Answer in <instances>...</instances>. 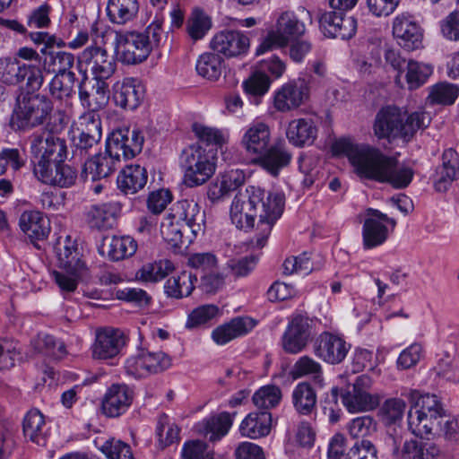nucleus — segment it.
Here are the masks:
<instances>
[{
    "label": "nucleus",
    "mask_w": 459,
    "mask_h": 459,
    "mask_svg": "<svg viewBox=\"0 0 459 459\" xmlns=\"http://www.w3.org/2000/svg\"><path fill=\"white\" fill-rule=\"evenodd\" d=\"M80 72L82 67L90 70L95 80H107L113 75L117 69L114 56L100 46L91 45L85 48L78 56ZM86 73V71H84Z\"/></svg>",
    "instance_id": "1a4fd4ad"
},
{
    "label": "nucleus",
    "mask_w": 459,
    "mask_h": 459,
    "mask_svg": "<svg viewBox=\"0 0 459 459\" xmlns=\"http://www.w3.org/2000/svg\"><path fill=\"white\" fill-rule=\"evenodd\" d=\"M22 431L26 438L38 446L47 444V429L44 415L37 409L29 411L22 421Z\"/></svg>",
    "instance_id": "c9c22d12"
},
{
    "label": "nucleus",
    "mask_w": 459,
    "mask_h": 459,
    "mask_svg": "<svg viewBox=\"0 0 459 459\" xmlns=\"http://www.w3.org/2000/svg\"><path fill=\"white\" fill-rule=\"evenodd\" d=\"M256 323L249 316H237L222 324L212 332V339L218 345H225L253 330Z\"/></svg>",
    "instance_id": "a878e982"
},
{
    "label": "nucleus",
    "mask_w": 459,
    "mask_h": 459,
    "mask_svg": "<svg viewBox=\"0 0 459 459\" xmlns=\"http://www.w3.org/2000/svg\"><path fill=\"white\" fill-rule=\"evenodd\" d=\"M40 52L44 56L41 61L44 72L54 75H65L70 81L76 80L75 73L72 71L75 61L74 54L66 51H46V48H42Z\"/></svg>",
    "instance_id": "bb28decb"
},
{
    "label": "nucleus",
    "mask_w": 459,
    "mask_h": 459,
    "mask_svg": "<svg viewBox=\"0 0 459 459\" xmlns=\"http://www.w3.org/2000/svg\"><path fill=\"white\" fill-rule=\"evenodd\" d=\"M271 129L264 122L252 123L243 134L241 145L250 154H262L269 147Z\"/></svg>",
    "instance_id": "cd10ccee"
},
{
    "label": "nucleus",
    "mask_w": 459,
    "mask_h": 459,
    "mask_svg": "<svg viewBox=\"0 0 459 459\" xmlns=\"http://www.w3.org/2000/svg\"><path fill=\"white\" fill-rule=\"evenodd\" d=\"M272 428V414L268 411L248 413L239 425L241 436L256 439L267 436Z\"/></svg>",
    "instance_id": "2f4dec72"
},
{
    "label": "nucleus",
    "mask_w": 459,
    "mask_h": 459,
    "mask_svg": "<svg viewBox=\"0 0 459 459\" xmlns=\"http://www.w3.org/2000/svg\"><path fill=\"white\" fill-rule=\"evenodd\" d=\"M172 211L175 214V219L183 221L194 238L204 231L205 213L195 200L185 199L178 201L174 205Z\"/></svg>",
    "instance_id": "b1692460"
},
{
    "label": "nucleus",
    "mask_w": 459,
    "mask_h": 459,
    "mask_svg": "<svg viewBox=\"0 0 459 459\" xmlns=\"http://www.w3.org/2000/svg\"><path fill=\"white\" fill-rule=\"evenodd\" d=\"M79 99L84 108L98 112L108 103V86L104 80L88 82L87 74L83 72V79L79 84Z\"/></svg>",
    "instance_id": "412c9836"
},
{
    "label": "nucleus",
    "mask_w": 459,
    "mask_h": 459,
    "mask_svg": "<svg viewBox=\"0 0 459 459\" xmlns=\"http://www.w3.org/2000/svg\"><path fill=\"white\" fill-rule=\"evenodd\" d=\"M33 347L38 353L52 359H61L66 354L65 343L46 333L38 334L33 342Z\"/></svg>",
    "instance_id": "49530a36"
},
{
    "label": "nucleus",
    "mask_w": 459,
    "mask_h": 459,
    "mask_svg": "<svg viewBox=\"0 0 459 459\" xmlns=\"http://www.w3.org/2000/svg\"><path fill=\"white\" fill-rule=\"evenodd\" d=\"M439 454V448L432 442L405 441L402 448L404 459H437Z\"/></svg>",
    "instance_id": "a18cd8bd"
},
{
    "label": "nucleus",
    "mask_w": 459,
    "mask_h": 459,
    "mask_svg": "<svg viewBox=\"0 0 459 459\" xmlns=\"http://www.w3.org/2000/svg\"><path fill=\"white\" fill-rule=\"evenodd\" d=\"M242 86L247 95L258 99L268 92L271 79L266 74L256 70L243 82Z\"/></svg>",
    "instance_id": "4d7b16f0"
},
{
    "label": "nucleus",
    "mask_w": 459,
    "mask_h": 459,
    "mask_svg": "<svg viewBox=\"0 0 459 459\" xmlns=\"http://www.w3.org/2000/svg\"><path fill=\"white\" fill-rule=\"evenodd\" d=\"M440 420L422 411H408V429L416 437H428L437 433Z\"/></svg>",
    "instance_id": "4c0bfd02"
},
{
    "label": "nucleus",
    "mask_w": 459,
    "mask_h": 459,
    "mask_svg": "<svg viewBox=\"0 0 459 459\" xmlns=\"http://www.w3.org/2000/svg\"><path fill=\"white\" fill-rule=\"evenodd\" d=\"M197 74L208 80L216 81L221 74L222 60L219 54L204 53L201 55L195 65Z\"/></svg>",
    "instance_id": "603ef678"
},
{
    "label": "nucleus",
    "mask_w": 459,
    "mask_h": 459,
    "mask_svg": "<svg viewBox=\"0 0 459 459\" xmlns=\"http://www.w3.org/2000/svg\"><path fill=\"white\" fill-rule=\"evenodd\" d=\"M121 206L117 202L92 205L88 212L89 224L98 230L111 228Z\"/></svg>",
    "instance_id": "58836bf2"
},
{
    "label": "nucleus",
    "mask_w": 459,
    "mask_h": 459,
    "mask_svg": "<svg viewBox=\"0 0 459 459\" xmlns=\"http://www.w3.org/2000/svg\"><path fill=\"white\" fill-rule=\"evenodd\" d=\"M100 450L108 459H134L131 446L118 439L106 440Z\"/></svg>",
    "instance_id": "0e129e2a"
},
{
    "label": "nucleus",
    "mask_w": 459,
    "mask_h": 459,
    "mask_svg": "<svg viewBox=\"0 0 459 459\" xmlns=\"http://www.w3.org/2000/svg\"><path fill=\"white\" fill-rule=\"evenodd\" d=\"M250 40L243 31L223 30L217 32L210 41V48L227 58L240 57L249 49Z\"/></svg>",
    "instance_id": "f3484780"
},
{
    "label": "nucleus",
    "mask_w": 459,
    "mask_h": 459,
    "mask_svg": "<svg viewBox=\"0 0 459 459\" xmlns=\"http://www.w3.org/2000/svg\"><path fill=\"white\" fill-rule=\"evenodd\" d=\"M410 397L411 401L414 399H417V401L409 411H422L428 415L440 419L444 418L445 410L437 395L429 394L420 395L418 391H411Z\"/></svg>",
    "instance_id": "09e8293b"
},
{
    "label": "nucleus",
    "mask_w": 459,
    "mask_h": 459,
    "mask_svg": "<svg viewBox=\"0 0 459 459\" xmlns=\"http://www.w3.org/2000/svg\"><path fill=\"white\" fill-rule=\"evenodd\" d=\"M30 151L38 180L59 187L75 183L76 170L64 163L68 154L65 139L54 134L34 133L30 137Z\"/></svg>",
    "instance_id": "7ed1b4c3"
},
{
    "label": "nucleus",
    "mask_w": 459,
    "mask_h": 459,
    "mask_svg": "<svg viewBox=\"0 0 459 459\" xmlns=\"http://www.w3.org/2000/svg\"><path fill=\"white\" fill-rule=\"evenodd\" d=\"M371 385V378L362 375L357 377L351 391L342 394V403L350 412L368 411L378 406L379 397L370 394Z\"/></svg>",
    "instance_id": "ddd939ff"
},
{
    "label": "nucleus",
    "mask_w": 459,
    "mask_h": 459,
    "mask_svg": "<svg viewBox=\"0 0 459 459\" xmlns=\"http://www.w3.org/2000/svg\"><path fill=\"white\" fill-rule=\"evenodd\" d=\"M319 28L327 38L349 39L357 30V21L344 13L325 10L318 16Z\"/></svg>",
    "instance_id": "dca6fc26"
},
{
    "label": "nucleus",
    "mask_w": 459,
    "mask_h": 459,
    "mask_svg": "<svg viewBox=\"0 0 459 459\" xmlns=\"http://www.w3.org/2000/svg\"><path fill=\"white\" fill-rule=\"evenodd\" d=\"M22 65L16 59L0 58V82L7 85L21 83Z\"/></svg>",
    "instance_id": "e2e57ef3"
},
{
    "label": "nucleus",
    "mask_w": 459,
    "mask_h": 459,
    "mask_svg": "<svg viewBox=\"0 0 459 459\" xmlns=\"http://www.w3.org/2000/svg\"><path fill=\"white\" fill-rule=\"evenodd\" d=\"M137 247V242L130 236H113L104 240L100 253L112 261H119L134 255Z\"/></svg>",
    "instance_id": "f704fd0d"
},
{
    "label": "nucleus",
    "mask_w": 459,
    "mask_h": 459,
    "mask_svg": "<svg viewBox=\"0 0 459 459\" xmlns=\"http://www.w3.org/2000/svg\"><path fill=\"white\" fill-rule=\"evenodd\" d=\"M196 277L188 273H182L177 277L169 279L165 285V292L173 298L181 299L189 296L194 288Z\"/></svg>",
    "instance_id": "864d4df0"
},
{
    "label": "nucleus",
    "mask_w": 459,
    "mask_h": 459,
    "mask_svg": "<svg viewBox=\"0 0 459 459\" xmlns=\"http://www.w3.org/2000/svg\"><path fill=\"white\" fill-rule=\"evenodd\" d=\"M392 30L394 38L402 48L413 51L422 48L423 29L411 14L403 13L396 15Z\"/></svg>",
    "instance_id": "4468645a"
},
{
    "label": "nucleus",
    "mask_w": 459,
    "mask_h": 459,
    "mask_svg": "<svg viewBox=\"0 0 459 459\" xmlns=\"http://www.w3.org/2000/svg\"><path fill=\"white\" fill-rule=\"evenodd\" d=\"M307 28L293 11H281L275 14L272 28L255 50L256 55L287 47L306 33Z\"/></svg>",
    "instance_id": "423d86ee"
},
{
    "label": "nucleus",
    "mask_w": 459,
    "mask_h": 459,
    "mask_svg": "<svg viewBox=\"0 0 459 459\" xmlns=\"http://www.w3.org/2000/svg\"><path fill=\"white\" fill-rule=\"evenodd\" d=\"M405 403L399 398L387 399L380 408V416L385 424H394L403 418Z\"/></svg>",
    "instance_id": "69168bd1"
},
{
    "label": "nucleus",
    "mask_w": 459,
    "mask_h": 459,
    "mask_svg": "<svg viewBox=\"0 0 459 459\" xmlns=\"http://www.w3.org/2000/svg\"><path fill=\"white\" fill-rule=\"evenodd\" d=\"M126 345V336L117 328H102L96 332L92 344V357L100 360H111V364L118 359Z\"/></svg>",
    "instance_id": "2eb2a0df"
},
{
    "label": "nucleus",
    "mask_w": 459,
    "mask_h": 459,
    "mask_svg": "<svg viewBox=\"0 0 459 459\" xmlns=\"http://www.w3.org/2000/svg\"><path fill=\"white\" fill-rule=\"evenodd\" d=\"M121 159L106 143L104 152L95 154L84 163L82 175L85 180L100 181L109 177L120 165Z\"/></svg>",
    "instance_id": "aec40b11"
},
{
    "label": "nucleus",
    "mask_w": 459,
    "mask_h": 459,
    "mask_svg": "<svg viewBox=\"0 0 459 459\" xmlns=\"http://www.w3.org/2000/svg\"><path fill=\"white\" fill-rule=\"evenodd\" d=\"M163 17L158 15L143 32L116 31L115 51L118 60L126 65L143 62L152 48L159 47L163 39Z\"/></svg>",
    "instance_id": "39448f33"
},
{
    "label": "nucleus",
    "mask_w": 459,
    "mask_h": 459,
    "mask_svg": "<svg viewBox=\"0 0 459 459\" xmlns=\"http://www.w3.org/2000/svg\"><path fill=\"white\" fill-rule=\"evenodd\" d=\"M333 149L335 153L347 156L360 178L387 183L394 188H404L412 180L413 171L411 168L399 164L396 159L377 147L341 139L333 143Z\"/></svg>",
    "instance_id": "f03ea898"
},
{
    "label": "nucleus",
    "mask_w": 459,
    "mask_h": 459,
    "mask_svg": "<svg viewBox=\"0 0 459 459\" xmlns=\"http://www.w3.org/2000/svg\"><path fill=\"white\" fill-rule=\"evenodd\" d=\"M179 167L184 183L189 187L198 186L206 183L214 174L216 157L202 146L191 145L181 152Z\"/></svg>",
    "instance_id": "0eeeda50"
},
{
    "label": "nucleus",
    "mask_w": 459,
    "mask_h": 459,
    "mask_svg": "<svg viewBox=\"0 0 459 459\" xmlns=\"http://www.w3.org/2000/svg\"><path fill=\"white\" fill-rule=\"evenodd\" d=\"M427 101L430 105H452L459 95V86L449 82H438L429 87Z\"/></svg>",
    "instance_id": "8fccbe9b"
},
{
    "label": "nucleus",
    "mask_w": 459,
    "mask_h": 459,
    "mask_svg": "<svg viewBox=\"0 0 459 459\" xmlns=\"http://www.w3.org/2000/svg\"><path fill=\"white\" fill-rule=\"evenodd\" d=\"M315 267L310 256L307 253H303L297 256L287 257L282 264V272L285 275L294 273L307 275Z\"/></svg>",
    "instance_id": "052dcab7"
},
{
    "label": "nucleus",
    "mask_w": 459,
    "mask_h": 459,
    "mask_svg": "<svg viewBox=\"0 0 459 459\" xmlns=\"http://www.w3.org/2000/svg\"><path fill=\"white\" fill-rule=\"evenodd\" d=\"M284 196L278 192H268L249 186L244 194L237 195L230 206V220L239 230L253 228L255 217L259 218L260 234L251 241L253 247L262 248L276 221L282 214Z\"/></svg>",
    "instance_id": "f257e3e1"
},
{
    "label": "nucleus",
    "mask_w": 459,
    "mask_h": 459,
    "mask_svg": "<svg viewBox=\"0 0 459 459\" xmlns=\"http://www.w3.org/2000/svg\"><path fill=\"white\" fill-rule=\"evenodd\" d=\"M377 429V422L369 415L356 417L351 420L347 424L348 432L353 438L365 439V437H370L376 433Z\"/></svg>",
    "instance_id": "bf43d9fd"
},
{
    "label": "nucleus",
    "mask_w": 459,
    "mask_h": 459,
    "mask_svg": "<svg viewBox=\"0 0 459 459\" xmlns=\"http://www.w3.org/2000/svg\"><path fill=\"white\" fill-rule=\"evenodd\" d=\"M431 117L427 112L416 111L405 117L403 114V140L410 141L414 134L429 126Z\"/></svg>",
    "instance_id": "680f3d73"
},
{
    "label": "nucleus",
    "mask_w": 459,
    "mask_h": 459,
    "mask_svg": "<svg viewBox=\"0 0 459 459\" xmlns=\"http://www.w3.org/2000/svg\"><path fill=\"white\" fill-rule=\"evenodd\" d=\"M134 392L125 384H114L107 390L101 403L102 412L108 417H118L131 406Z\"/></svg>",
    "instance_id": "5701e85b"
},
{
    "label": "nucleus",
    "mask_w": 459,
    "mask_h": 459,
    "mask_svg": "<svg viewBox=\"0 0 459 459\" xmlns=\"http://www.w3.org/2000/svg\"><path fill=\"white\" fill-rule=\"evenodd\" d=\"M189 231L187 228L181 223L180 220L175 219V214L169 213L166 216L160 225V233L163 239L172 247H181L186 243L185 235Z\"/></svg>",
    "instance_id": "37998d69"
},
{
    "label": "nucleus",
    "mask_w": 459,
    "mask_h": 459,
    "mask_svg": "<svg viewBox=\"0 0 459 459\" xmlns=\"http://www.w3.org/2000/svg\"><path fill=\"white\" fill-rule=\"evenodd\" d=\"M292 403L295 410L302 414H310L316 407V394L311 385L307 382L299 383L292 392Z\"/></svg>",
    "instance_id": "c03bdc74"
},
{
    "label": "nucleus",
    "mask_w": 459,
    "mask_h": 459,
    "mask_svg": "<svg viewBox=\"0 0 459 459\" xmlns=\"http://www.w3.org/2000/svg\"><path fill=\"white\" fill-rule=\"evenodd\" d=\"M373 130L378 139H403V112L395 106L383 107L376 115Z\"/></svg>",
    "instance_id": "a211bd4d"
},
{
    "label": "nucleus",
    "mask_w": 459,
    "mask_h": 459,
    "mask_svg": "<svg viewBox=\"0 0 459 459\" xmlns=\"http://www.w3.org/2000/svg\"><path fill=\"white\" fill-rule=\"evenodd\" d=\"M318 127L310 117H299L289 122L286 128V137L289 143L298 148L314 144L317 138Z\"/></svg>",
    "instance_id": "393cba45"
},
{
    "label": "nucleus",
    "mask_w": 459,
    "mask_h": 459,
    "mask_svg": "<svg viewBox=\"0 0 459 459\" xmlns=\"http://www.w3.org/2000/svg\"><path fill=\"white\" fill-rule=\"evenodd\" d=\"M173 269V264L169 260L147 263L136 272L135 278L144 282H156L164 279Z\"/></svg>",
    "instance_id": "de8ad7c7"
},
{
    "label": "nucleus",
    "mask_w": 459,
    "mask_h": 459,
    "mask_svg": "<svg viewBox=\"0 0 459 459\" xmlns=\"http://www.w3.org/2000/svg\"><path fill=\"white\" fill-rule=\"evenodd\" d=\"M211 18L202 10L195 9L187 19L186 30L193 41L202 39L212 28Z\"/></svg>",
    "instance_id": "5fc2aeb1"
},
{
    "label": "nucleus",
    "mask_w": 459,
    "mask_h": 459,
    "mask_svg": "<svg viewBox=\"0 0 459 459\" xmlns=\"http://www.w3.org/2000/svg\"><path fill=\"white\" fill-rule=\"evenodd\" d=\"M19 226L31 240H42L50 232L48 219L39 211H24L20 216Z\"/></svg>",
    "instance_id": "72a5a7b5"
},
{
    "label": "nucleus",
    "mask_w": 459,
    "mask_h": 459,
    "mask_svg": "<svg viewBox=\"0 0 459 459\" xmlns=\"http://www.w3.org/2000/svg\"><path fill=\"white\" fill-rule=\"evenodd\" d=\"M233 423L232 416L229 412H221L196 422L194 429L199 435L207 437L212 442L220 440L227 435Z\"/></svg>",
    "instance_id": "c756f323"
},
{
    "label": "nucleus",
    "mask_w": 459,
    "mask_h": 459,
    "mask_svg": "<svg viewBox=\"0 0 459 459\" xmlns=\"http://www.w3.org/2000/svg\"><path fill=\"white\" fill-rule=\"evenodd\" d=\"M57 262L59 269L82 272L85 267L77 245L69 236L65 238L64 245L58 247Z\"/></svg>",
    "instance_id": "ea45409f"
},
{
    "label": "nucleus",
    "mask_w": 459,
    "mask_h": 459,
    "mask_svg": "<svg viewBox=\"0 0 459 459\" xmlns=\"http://www.w3.org/2000/svg\"><path fill=\"white\" fill-rule=\"evenodd\" d=\"M244 182L245 174L242 170H229L222 174L221 178L210 188L209 197L212 200H218L238 188Z\"/></svg>",
    "instance_id": "a19ab883"
},
{
    "label": "nucleus",
    "mask_w": 459,
    "mask_h": 459,
    "mask_svg": "<svg viewBox=\"0 0 459 459\" xmlns=\"http://www.w3.org/2000/svg\"><path fill=\"white\" fill-rule=\"evenodd\" d=\"M138 12V0H108L107 4V15L109 21L119 25L133 21Z\"/></svg>",
    "instance_id": "e433bc0d"
},
{
    "label": "nucleus",
    "mask_w": 459,
    "mask_h": 459,
    "mask_svg": "<svg viewBox=\"0 0 459 459\" xmlns=\"http://www.w3.org/2000/svg\"><path fill=\"white\" fill-rule=\"evenodd\" d=\"M258 164L270 175L276 177L280 171L289 166L292 154L283 141L275 143L262 153Z\"/></svg>",
    "instance_id": "c85d7f7f"
},
{
    "label": "nucleus",
    "mask_w": 459,
    "mask_h": 459,
    "mask_svg": "<svg viewBox=\"0 0 459 459\" xmlns=\"http://www.w3.org/2000/svg\"><path fill=\"white\" fill-rule=\"evenodd\" d=\"M180 429L172 422L166 414H160L158 418L156 435L158 437V446L160 449L169 446L178 442Z\"/></svg>",
    "instance_id": "6e6d98bb"
},
{
    "label": "nucleus",
    "mask_w": 459,
    "mask_h": 459,
    "mask_svg": "<svg viewBox=\"0 0 459 459\" xmlns=\"http://www.w3.org/2000/svg\"><path fill=\"white\" fill-rule=\"evenodd\" d=\"M309 92L308 83L304 78L291 80L273 92V106L276 111L290 112L305 103Z\"/></svg>",
    "instance_id": "9b49d317"
},
{
    "label": "nucleus",
    "mask_w": 459,
    "mask_h": 459,
    "mask_svg": "<svg viewBox=\"0 0 459 459\" xmlns=\"http://www.w3.org/2000/svg\"><path fill=\"white\" fill-rule=\"evenodd\" d=\"M140 351L146 367H148L150 375L162 372L171 366V359L163 351H149L147 350H141Z\"/></svg>",
    "instance_id": "774afa93"
},
{
    "label": "nucleus",
    "mask_w": 459,
    "mask_h": 459,
    "mask_svg": "<svg viewBox=\"0 0 459 459\" xmlns=\"http://www.w3.org/2000/svg\"><path fill=\"white\" fill-rule=\"evenodd\" d=\"M316 334L315 322L307 315L292 314L281 336V346L290 354L303 351Z\"/></svg>",
    "instance_id": "6e6552de"
},
{
    "label": "nucleus",
    "mask_w": 459,
    "mask_h": 459,
    "mask_svg": "<svg viewBox=\"0 0 459 459\" xmlns=\"http://www.w3.org/2000/svg\"><path fill=\"white\" fill-rule=\"evenodd\" d=\"M82 272H74L71 270L59 269L54 271L52 275L55 282L58 286L60 292L65 296L74 292L78 286Z\"/></svg>",
    "instance_id": "338daca9"
},
{
    "label": "nucleus",
    "mask_w": 459,
    "mask_h": 459,
    "mask_svg": "<svg viewBox=\"0 0 459 459\" xmlns=\"http://www.w3.org/2000/svg\"><path fill=\"white\" fill-rule=\"evenodd\" d=\"M351 348V343L342 335L327 331L321 333L313 343L315 356L330 365L342 363Z\"/></svg>",
    "instance_id": "f8f14e48"
},
{
    "label": "nucleus",
    "mask_w": 459,
    "mask_h": 459,
    "mask_svg": "<svg viewBox=\"0 0 459 459\" xmlns=\"http://www.w3.org/2000/svg\"><path fill=\"white\" fill-rule=\"evenodd\" d=\"M290 376L294 379L310 377L319 387L325 385L322 365L307 355L298 359L290 369Z\"/></svg>",
    "instance_id": "79ce46f5"
},
{
    "label": "nucleus",
    "mask_w": 459,
    "mask_h": 459,
    "mask_svg": "<svg viewBox=\"0 0 459 459\" xmlns=\"http://www.w3.org/2000/svg\"><path fill=\"white\" fill-rule=\"evenodd\" d=\"M144 93L145 89L138 79L126 77L114 84L113 99L117 107L134 110L143 100Z\"/></svg>",
    "instance_id": "4be33fe9"
},
{
    "label": "nucleus",
    "mask_w": 459,
    "mask_h": 459,
    "mask_svg": "<svg viewBox=\"0 0 459 459\" xmlns=\"http://www.w3.org/2000/svg\"><path fill=\"white\" fill-rule=\"evenodd\" d=\"M459 170V156L453 149H447L442 155V164L434 177V186L438 192H446L456 179Z\"/></svg>",
    "instance_id": "7c9ffc66"
},
{
    "label": "nucleus",
    "mask_w": 459,
    "mask_h": 459,
    "mask_svg": "<svg viewBox=\"0 0 459 459\" xmlns=\"http://www.w3.org/2000/svg\"><path fill=\"white\" fill-rule=\"evenodd\" d=\"M396 225L394 219L373 208L366 210V219L362 226L363 247L366 249L377 247L385 242L389 230Z\"/></svg>",
    "instance_id": "9d476101"
},
{
    "label": "nucleus",
    "mask_w": 459,
    "mask_h": 459,
    "mask_svg": "<svg viewBox=\"0 0 459 459\" xmlns=\"http://www.w3.org/2000/svg\"><path fill=\"white\" fill-rule=\"evenodd\" d=\"M52 112L53 104L48 97L41 94L24 95L17 99L10 126L15 131H28L50 120L45 133L56 135L65 128V116L62 111Z\"/></svg>",
    "instance_id": "20e7f679"
},
{
    "label": "nucleus",
    "mask_w": 459,
    "mask_h": 459,
    "mask_svg": "<svg viewBox=\"0 0 459 459\" xmlns=\"http://www.w3.org/2000/svg\"><path fill=\"white\" fill-rule=\"evenodd\" d=\"M281 389L273 385L260 387L252 397L254 404L263 411L276 407L281 400Z\"/></svg>",
    "instance_id": "13d9d810"
},
{
    "label": "nucleus",
    "mask_w": 459,
    "mask_h": 459,
    "mask_svg": "<svg viewBox=\"0 0 459 459\" xmlns=\"http://www.w3.org/2000/svg\"><path fill=\"white\" fill-rule=\"evenodd\" d=\"M405 67V80L410 91L416 90L425 84L433 73L431 65L414 60H409Z\"/></svg>",
    "instance_id": "3c124183"
},
{
    "label": "nucleus",
    "mask_w": 459,
    "mask_h": 459,
    "mask_svg": "<svg viewBox=\"0 0 459 459\" xmlns=\"http://www.w3.org/2000/svg\"><path fill=\"white\" fill-rule=\"evenodd\" d=\"M148 179L145 168L132 164L126 166L117 175V188L125 195H134L142 190Z\"/></svg>",
    "instance_id": "473e14b6"
},
{
    "label": "nucleus",
    "mask_w": 459,
    "mask_h": 459,
    "mask_svg": "<svg viewBox=\"0 0 459 459\" xmlns=\"http://www.w3.org/2000/svg\"><path fill=\"white\" fill-rule=\"evenodd\" d=\"M110 151L123 156L124 159H133L143 150L144 137L137 128H119L113 131L108 137L107 142Z\"/></svg>",
    "instance_id": "6ab92c4d"
}]
</instances>
